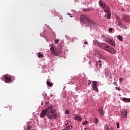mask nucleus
<instances>
[{"label": "nucleus", "instance_id": "1", "mask_svg": "<svg viewBox=\"0 0 130 130\" xmlns=\"http://www.w3.org/2000/svg\"><path fill=\"white\" fill-rule=\"evenodd\" d=\"M55 109L52 105L47 104L46 108L42 110L40 114V117L44 118L47 116L49 119H54L57 117V114L55 113Z\"/></svg>", "mask_w": 130, "mask_h": 130}, {"label": "nucleus", "instance_id": "2", "mask_svg": "<svg viewBox=\"0 0 130 130\" xmlns=\"http://www.w3.org/2000/svg\"><path fill=\"white\" fill-rule=\"evenodd\" d=\"M80 19L83 24H86L87 26H89L91 29H95L97 27V23L95 21L90 20L89 17L86 15H82L80 16Z\"/></svg>", "mask_w": 130, "mask_h": 130}, {"label": "nucleus", "instance_id": "3", "mask_svg": "<svg viewBox=\"0 0 130 130\" xmlns=\"http://www.w3.org/2000/svg\"><path fill=\"white\" fill-rule=\"evenodd\" d=\"M99 46L104 49V50H106L108 51V52H110V53H112L113 54H116V51L113 48H111L109 47L106 43H102L101 44H99Z\"/></svg>", "mask_w": 130, "mask_h": 130}, {"label": "nucleus", "instance_id": "4", "mask_svg": "<svg viewBox=\"0 0 130 130\" xmlns=\"http://www.w3.org/2000/svg\"><path fill=\"white\" fill-rule=\"evenodd\" d=\"M102 9L104 10L105 13H107V14L105 15V17H107V19H111V11H110V8H109V6L106 5L104 7V8Z\"/></svg>", "mask_w": 130, "mask_h": 130}, {"label": "nucleus", "instance_id": "5", "mask_svg": "<svg viewBox=\"0 0 130 130\" xmlns=\"http://www.w3.org/2000/svg\"><path fill=\"white\" fill-rule=\"evenodd\" d=\"M103 36L104 41H106V42H108V43H109V44L112 45V46H115V43L114 42V41H113V40H111L109 38L105 37V36Z\"/></svg>", "mask_w": 130, "mask_h": 130}, {"label": "nucleus", "instance_id": "6", "mask_svg": "<svg viewBox=\"0 0 130 130\" xmlns=\"http://www.w3.org/2000/svg\"><path fill=\"white\" fill-rule=\"evenodd\" d=\"M4 79L5 83H11L12 82V77L10 75L5 74L4 75Z\"/></svg>", "mask_w": 130, "mask_h": 130}, {"label": "nucleus", "instance_id": "7", "mask_svg": "<svg viewBox=\"0 0 130 130\" xmlns=\"http://www.w3.org/2000/svg\"><path fill=\"white\" fill-rule=\"evenodd\" d=\"M91 86L94 90V91H96L98 92V88L97 87V82L96 81H93L91 84Z\"/></svg>", "mask_w": 130, "mask_h": 130}, {"label": "nucleus", "instance_id": "8", "mask_svg": "<svg viewBox=\"0 0 130 130\" xmlns=\"http://www.w3.org/2000/svg\"><path fill=\"white\" fill-rule=\"evenodd\" d=\"M99 4L100 7H101L102 9H104V7L106 5V4H105V2H103V0H100L99 1Z\"/></svg>", "mask_w": 130, "mask_h": 130}, {"label": "nucleus", "instance_id": "9", "mask_svg": "<svg viewBox=\"0 0 130 130\" xmlns=\"http://www.w3.org/2000/svg\"><path fill=\"white\" fill-rule=\"evenodd\" d=\"M52 54L54 55L55 56H58V55L60 54V52L55 49L53 50V51H52Z\"/></svg>", "mask_w": 130, "mask_h": 130}, {"label": "nucleus", "instance_id": "10", "mask_svg": "<svg viewBox=\"0 0 130 130\" xmlns=\"http://www.w3.org/2000/svg\"><path fill=\"white\" fill-rule=\"evenodd\" d=\"M121 114L123 116V118H126V116L127 115V111L125 109H123L121 111Z\"/></svg>", "mask_w": 130, "mask_h": 130}, {"label": "nucleus", "instance_id": "11", "mask_svg": "<svg viewBox=\"0 0 130 130\" xmlns=\"http://www.w3.org/2000/svg\"><path fill=\"white\" fill-rule=\"evenodd\" d=\"M110 73V70L108 68H106L105 69V72H104L105 76L108 77V76H109Z\"/></svg>", "mask_w": 130, "mask_h": 130}, {"label": "nucleus", "instance_id": "12", "mask_svg": "<svg viewBox=\"0 0 130 130\" xmlns=\"http://www.w3.org/2000/svg\"><path fill=\"white\" fill-rule=\"evenodd\" d=\"M74 119H75V120H78V121H80V122H81V121H82L83 120L82 119V118H81V117L80 116H78L77 115H76L74 117Z\"/></svg>", "mask_w": 130, "mask_h": 130}, {"label": "nucleus", "instance_id": "13", "mask_svg": "<svg viewBox=\"0 0 130 130\" xmlns=\"http://www.w3.org/2000/svg\"><path fill=\"white\" fill-rule=\"evenodd\" d=\"M98 112H99V113H100L101 116L104 115V112H103V108L101 107L99 109Z\"/></svg>", "mask_w": 130, "mask_h": 130}, {"label": "nucleus", "instance_id": "14", "mask_svg": "<svg viewBox=\"0 0 130 130\" xmlns=\"http://www.w3.org/2000/svg\"><path fill=\"white\" fill-rule=\"evenodd\" d=\"M123 18L125 21H129L130 20V16L129 15H124V16H123Z\"/></svg>", "mask_w": 130, "mask_h": 130}, {"label": "nucleus", "instance_id": "15", "mask_svg": "<svg viewBox=\"0 0 130 130\" xmlns=\"http://www.w3.org/2000/svg\"><path fill=\"white\" fill-rule=\"evenodd\" d=\"M47 85L49 86V87H52V86L53 85V83H50V82L49 81H47Z\"/></svg>", "mask_w": 130, "mask_h": 130}, {"label": "nucleus", "instance_id": "16", "mask_svg": "<svg viewBox=\"0 0 130 130\" xmlns=\"http://www.w3.org/2000/svg\"><path fill=\"white\" fill-rule=\"evenodd\" d=\"M31 128H32V125H27V126H26V129L27 130H30V129H31Z\"/></svg>", "mask_w": 130, "mask_h": 130}, {"label": "nucleus", "instance_id": "17", "mask_svg": "<svg viewBox=\"0 0 130 130\" xmlns=\"http://www.w3.org/2000/svg\"><path fill=\"white\" fill-rule=\"evenodd\" d=\"M123 101H127V102H130V99L128 98H123Z\"/></svg>", "mask_w": 130, "mask_h": 130}, {"label": "nucleus", "instance_id": "18", "mask_svg": "<svg viewBox=\"0 0 130 130\" xmlns=\"http://www.w3.org/2000/svg\"><path fill=\"white\" fill-rule=\"evenodd\" d=\"M117 39H118V40H120V41H122V37L118 35L117 36Z\"/></svg>", "mask_w": 130, "mask_h": 130}, {"label": "nucleus", "instance_id": "19", "mask_svg": "<svg viewBox=\"0 0 130 130\" xmlns=\"http://www.w3.org/2000/svg\"><path fill=\"white\" fill-rule=\"evenodd\" d=\"M71 127H70L69 126H68V125L66 124V128L67 129V130L71 129V128L73 127V126H71Z\"/></svg>", "mask_w": 130, "mask_h": 130}, {"label": "nucleus", "instance_id": "20", "mask_svg": "<svg viewBox=\"0 0 130 130\" xmlns=\"http://www.w3.org/2000/svg\"><path fill=\"white\" fill-rule=\"evenodd\" d=\"M118 25L120 26H122V22H121V21H120V20H118Z\"/></svg>", "mask_w": 130, "mask_h": 130}, {"label": "nucleus", "instance_id": "21", "mask_svg": "<svg viewBox=\"0 0 130 130\" xmlns=\"http://www.w3.org/2000/svg\"><path fill=\"white\" fill-rule=\"evenodd\" d=\"M38 57H43V54H41V53H39Z\"/></svg>", "mask_w": 130, "mask_h": 130}, {"label": "nucleus", "instance_id": "22", "mask_svg": "<svg viewBox=\"0 0 130 130\" xmlns=\"http://www.w3.org/2000/svg\"><path fill=\"white\" fill-rule=\"evenodd\" d=\"M112 30H113V28H112V27L109 28V32H110V33L112 32Z\"/></svg>", "mask_w": 130, "mask_h": 130}, {"label": "nucleus", "instance_id": "23", "mask_svg": "<svg viewBox=\"0 0 130 130\" xmlns=\"http://www.w3.org/2000/svg\"><path fill=\"white\" fill-rule=\"evenodd\" d=\"M105 130H109V126L108 125L105 126Z\"/></svg>", "mask_w": 130, "mask_h": 130}, {"label": "nucleus", "instance_id": "24", "mask_svg": "<svg viewBox=\"0 0 130 130\" xmlns=\"http://www.w3.org/2000/svg\"><path fill=\"white\" fill-rule=\"evenodd\" d=\"M94 122H95V123H98V119H97V118H94Z\"/></svg>", "mask_w": 130, "mask_h": 130}, {"label": "nucleus", "instance_id": "25", "mask_svg": "<svg viewBox=\"0 0 130 130\" xmlns=\"http://www.w3.org/2000/svg\"><path fill=\"white\" fill-rule=\"evenodd\" d=\"M88 123V121H85L84 122H82V124L85 125V124H87Z\"/></svg>", "mask_w": 130, "mask_h": 130}, {"label": "nucleus", "instance_id": "26", "mask_svg": "<svg viewBox=\"0 0 130 130\" xmlns=\"http://www.w3.org/2000/svg\"><path fill=\"white\" fill-rule=\"evenodd\" d=\"M55 50V49H54V47H52L50 48V50L51 51V52H52V51H53V50Z\"/></svg>", "mask_w": 130, "mask_h": 130}, {"label": "nucleus", "instance_id": "27", "mask_svg": "<svg viewBox=\"0 0 130 130\" xmlns=\"http://www.w3.org/2000/svg\"><path fill=\"white\" fill-rule=\"evenodd\" d=\"M58 42H59V40H55V44H57V43H58Z\"/></svg>", "mask_w": 130, "mask_h": 130}, {"label": "nucleus", "instance_id": "28", "mask_svg": "<svg viewBox=\"0 0 130 130\" xmlns=\"http://www.w3.org/2000/svg\"><path fill=\"white\" fill-rule=\"evenodd\" d=\"M91 83H92V81H91L90 80H88V86H90V85H91Z\"/></svg>", "mask_w": 130, "mask_h": 130}, {"label": "nucleus", "instance_id": "29", "mask_svg": "<svg viewBox=\"0 0 130 130\" xmlns=\"http://www.w3.org/2000/svg\"><path fill=\"white\" fill-rule=\"evenodd\" d=\"M117 128H119V123L118 122L116 123Z\"/></svg>", "mask_w": 130, "mask_h": 130}, {"label": "nucleus", "instance_id": "30", "mask_svg": "<svg viewBox=\"0 0 130 130\" xmlns=\"http://www.w3.org/2000/svg\"><path fill=\"white\" fill-rule=\"evenodd\" d=\"M65 113L66 114H69V113H70V112L68 110H66Z\"/></svg>", "mask_w": 130, "mask_h": 130}, {"label": "nucleus", "instance_id": "31", "mask_svg": "<svg viewBox=\"0 0 130 130\" xmlns=\"http://www.w3.org/2000/svg\"><path fill=\"white\" fill-rule=\"evenodd\" d=\"M116 89L117 90H118V91H120V90H121V89H120V87H116Z\"/></svg>", "mask_w": 130, "mask_h": 130}, {"label": "nucleus", "instance_id": "32", "mask_svg": "<svg viewBox=\"0 0 130 130\" xmlns=\"http://www.w3.org/2000/svg\"><path fill=\"white\" fill-rule=\"evenodd\" d=\"M68 15L69 16H70L71 18H73V16H72V14L71 13H68Z\"/></svg>", "mask_w": 130, "mask_h": 130}, {"label": "nucleus", "instance_id": "33", "mask_svg": "<svg viewBox=\"0 0 130 130\" xmlns=\"http://www.w3.org/2000/svg\"><path fill=\"white\" fill-rule=\"evenodd\" d=\"M121 80H123V79H122L121 78H119V82H120V83H121Z\"/></svg>", "mask_w": 130, "mask_h": 130}, {"label": "nucleus", "instance_id": "34", "mask_svg": "<svg viewBox=\"0 0 130 130\" xmlns=\"http://www.w3.org/2000/svg\"><path fill=\"white\" fill-rule=\"evenodd\" d=\"M101 62H102V61L101 60H99V63H100Z\"/></svg>", "mask_w": 130, "mask_h": 130}, {"label": "nucleus", "instance_id": "35", "mask_svg": "<svg viewBox=\"0 0 130 130\" xmlns=\"http://www.w3.org/2000/svg\"><path fill=\"white\" fill-rule=\"evenodd\" d=\"M99 66L100 67H102V63H99Z\"/></svg>", "mask_w": 130, "mask_h": 130}, {"label": "nucleus", "instance_id": "36", "mask_svg": "<svg viewBox=\"0 0 130 130\" xmlns=\"http://www.w3.org/2000/svg\"><path fill=\"white\" fill-rule=\"evenodd\" d=\"M84 44H85L86 45H87V44H88V42H84Z\"/></svg>", "mask_w": 130, "mask_h": 130}, {"label": "nucleus", "instance_id": "37", "mask_svg": "<svg viewBox=\"0 0 130 130\" xmlns=\"http://www.w3.org/2000/svg\"><path fill=\"white\" fill-rule=\"evenodd\" d=\"M104 58L103 56H102V55H101V56H100V58Z\"/></svg>", "mask_w": 130, "mask_h": 130}, {"label": "nucleus", "instance_id": "38", "mask_svg": "<svg viewBox=\"0 0 130 130\" xmlns=\"http://www.w3.org/2000/svg\"><path fill=\"white\" fill-rule=\"evenodd\" d=\"M96 67H97L98 66V61H96Z\"/></svg>", "mask_w": 130, "mask_h": 130}, {"label": "nucleus", "instance_id": "39", "mask_svg": "<svg viewBox=\"0 0 130 130\" xmlns=\"http://www.w3.org/2000/svg\"><path fill=\"white\" fill-rule=\"evenodd\" d=\"M109 130H113V128H112V127H110V128H109Z\"/></svg>", "mask_w": 130, "mask_h": 130}, {"label": "nucleus", "instance_id": "40", "mask_svg": "<svg viewBox=\"0 0 130 130\" xmlns=\"http://www.w3.org/2000/svg\"><path fill=\"white\" fill-rule=\"evenodd\" d=\"M94 42H98V41L95 40V41H94Z\"/></svg>", "mask_w": 130, "mask_h": 130}, {"label": "nucleus", "instance_id": "41", "mask_svg": "<svg viewBox=\"0 0 130 130\" xmlns=\"http://www.w3.org/2000/svg\"><path fill=\"white\" fill-rule=\"evenodd\" d=\"M62 130H67V129H66V128H64V129H63Z\"/></svg>", "mask_w": 130, "mask_h": 130}, {"label": "nucleus", "instance_id": "42", "mask_svg": "<svg viewBox=\"0 0 130 130\" xmlns=\"http://www.w3.org/2000/svg\"><path fill=\"white\" fill-rule=\"evenodd\" d=\"M113 84H116V82H114Z\"/></svg>", "mask_w": 130, "mask_h": 130}, {"label": "nucleus", "instance_id": "43", "mask_svg": "<svg viewBox=\"0 0 130 130\" xmlns=\"http://www.w3.org/2000/svg\"><path fill=\"white\" fill-rule=\"evenodd\" d=\"M0 116H2V115L0 114Z\"/></svg>", "mask_w": 130, "mask_h": 130}]
</instances>
